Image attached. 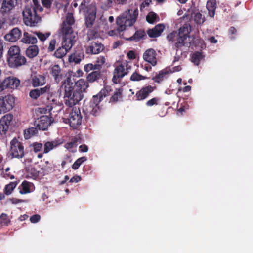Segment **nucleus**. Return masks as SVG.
Segmentation results:
<instances>
[{"instance_id": "f257e3e1", "label": "nucleus", "mask_w": 253, "mask_h": 253, "mask_svg": "<svg viewBox=\"0 0 253 253\" xmlns=\"http://www.w3.org/2000/svg\"><path fill=\"white\" fill-rule=\"evenodd\" d=\"M88 86V84L83 79L74 82L71 77H67L61 86L64 91L65 105L72 107L78 104L83 98V93Z\"/></svg>"}, {"instance_id": "f03ea898", "label": "nucleus", "mask_w": 253, "mask_h": 253, "mask_svg": "<svg viewBox=\"0 0 253 253\" xmlns=\"http://www.w3.org/2000/svg\"><path fill=\"white\" fill-rule=\"evenodd\" d=\"M190 32L187 25L185 24L179 29L178 32L173 31L168 34L167 39L173 48L177 51L183 46H190Z\"/></svg>"}, {"instance_id": "7ed1b4c3", "label": "nucleus", "mask_w": 253, "mask_h": 253, "mask_svg": "<svg viewBox=\"0 0 253 253\" xmlns=\"http://www.w3.org/2000/svg\"><path fill=\"white\" fill-rule=\"evenodd\" d=\"M138 15V10L128 9L116 19L117 27L109 32L110 36H118L127 26H131L135 22Z\"/></svg>"}, {"instance_id": "20e7f679", "label": "nucleus", "mask_w": 253, "mask_h": 253, "mask_svg": "<svg viewBox=\"0 0 253 253\" xmlns=\"http://www.w3.org/2000/svg\"><path fill=\"white\" fill-rule=\"evenodd\" d=\"M80 11L85 15V24L87 28L92 27L96 17L97 7L95 2L91 0H84L79 6Z\"/></svg>"}, {"instance_id": "39448f33", "label": "nucleus", "mask_w": 253, "mask_h": 253, "mask_svg": "<svg viewBox=\"0 0 253 253\" xmlns=\"http://www.w3.org/2000/svg\"><path fill=\"white\" fill-rule=\"evenodd\" d=\"M20 49L17 46H12L8 51L7 61L9 66L17 68L26 64L27 60L20 53Z\"/></svg>"}, {"instance_id": "423d86ee", "label": "nucleus", "mask_w": 253, "mask_h": 253, "mask_svg": "<svg viewBox=\"0 0 253 253\" xmlns=\"http://www.w3.org/2000/svg\"><path fill=\"white\" fill-rule=\"evenodd\" d=\"M35 7L32 5H27L24 8L22 14L25 24L30 27H35L41 20V17L38 15Z\"/></svg>"}, {"instance_id": "0eeeda50", "label": "nucleus", "mask_w": 253, "mask_h": 253, "mask_svg": "<svg viewBox=\"0 0 253 253\" xmlns=\"http://www.w3.org/2000/svg\"><path fill=\"white\" fill-rule=\"evenodd\" d=\"M9 154L12 158L21 159L25 155L24 147L23 143L18 139L14 137L10 141Z\"/></svg>"}, {"instance_id": "6e6552de", "label": "nucleus", "mask_w": 253, "mask_h": 253, "mask_svg": "<svg viewBox=\"0 0 253 253\" xmlns=\"http://www.w3.org/2000/svg\"><path fill=\"white\" fill-rule=\"evenodd\" d=\"M15 104V98L11 95L0 97V114L11 110Z\"/></svg>"}, {"instance_id": "1a4fd4ad", "label": "nucleus", "mask_w": 253, "mask_h": 253, "mask_svg": "<svg viewBox=\"0 0 253 253\" xmlns=\"http://www.w3.org/2000/svg\"><path fill=\"white\" fill-rule=\"evenodd\" d=\"M82 117L79 108H73L68 119L69 125L73 129H77L82 123Z\"/></svg>"}, {"instance_id": "9d476101", "label": "nucleus", "mask_w": 253, "mask_h": 253, "mask_svg": "<svg viewBox=\"0 0 253 253\" xmlns=\"http://www.w3.org/2000/svg\"><path fill=\"white\" fill-rule=\"evenodd\" d=\"M130 69V66L127 63H125L117 66L114 71L112 81L117 84L119 82V79L123 78L128 72V70Z\"/></svg>"}, {"instance_id": "9b49d317", "label": "nucleus", "mask_w": 253, "mask_h": 253, "mask_svg": "<svg viewBox=\"0 0 253 253\" xmlns=\"http://www.w3.org/2000/svg\"><path fill=\"white\" fill-rule=\"evenodd\" d=\"M13 116L11 114H7L4 115L0 120V134L1 136H6Z\"/></svg>"}, {"instance_id": "f8f14e48", "label": "nucleus", "mask_w": 253, "mask_h": 253, "mask_svg": "<svg viewBox=\"0 0 253 253\" xmlns=\"http://www.w3.org/2000/svg\"><path fill=\"white\" fill-rule=\"evenodd\" d=\"M52 123V117L43 115L37 119L34 122L35 126L39 130H45Z\"/></svg>"}, {"instance_id": "ddd939ff", "label": "nucleus", "mask_w": 253, "mask_h": 253, "mask_svg": "<svg viewBox=\"0 0 253 253\" xmlns=\"http://www.w3.org/2000/svg\"><path fill=\"white\" fill-rule=\"evenodd\" d=\"M111 89L110 86H106L101 89L96 95H93L92 99L90 101V106L99 105V103L103 99L110 95Z\"/></svg>"}, {"instance_id": "4468645a", "label": "nucleus", "mask_w": 253, "mask_h": 253, "mask_svg": "<svg viewBox=\"0 0 253 253\" xmlns=\"http://www.w3.org/2000/svg\"><path fill=\"white\" fill-rule=\"evenodd\" d=\"M48 70L50 76L54 79L55 83L58 84L62 80L64 75L62 73V70L59 65H51L49 67Z\"/></svg>"}, {"instance_id": "2eb2a0df", "label": "nucleus", "mask_w": 253, "mask_h": 253, "mask_svg": "<svg viewBox=\"0 0 253 253\" xmlns=\"http://www.w3.org/2000/svg\"><path fill=\"white\" fill-rule=\"evenodd\" d=\"M84 57V50L82 46H79L76 48L75 52L69 56V61L78 64Z\"/></svg>"}, {"instance_id": "dca6fc26", "label": "nucleus", "mask_w": 253, "mask_h": 253, "mask_svg": "<svg viewBox=\"0 0 253 253\" xmlns=\"http://www.w3.org/2000/svg\"><path fill=\"white\" fill-rule=\"evenodd\" d=\"M17 0H3L0 12L3 15L10 13L11 11L15 7Z\"/></svg>"}, {"instance_id": "f3484780", "label": "nucleus", "mask_w": 253, "mask_h": 253, "mask_svg": "<svg viewBox=\"0 0 253 253\" xmlns=\"http://www.w3.org/2000/svg\"><path fill=\"white\" fill-rule=\"evenodd\" d=\"M155 88V87H153L151 85L142 87L136 92L135 96L136 98V100L138 101L144 100L154 91Z\"/></svg>"}, {"instance_id": "a211bd4d", "label": "nucleus", "mask_w": 253, "mask_h": 253, "mask_svg": "<svg viewBox=\"0 0 253 253\" xmlns=\"http://www.w3.org/2000/svg\"><path fill=\"white\" fill-rule=\"evenodd\" d=\"M64 142V139L62 138H57L56 139L45 142L44 144V153H48L51 150L58 147Z\"/></svg>"}, {"instance_id": "6ab92c4d", "label": "nucleus", "mask_w": 253, "mask_h": 253, "mask_svg": "<svg viewBox=\"0 0 253 253\" xmlns=\"http://www.w3.org/2000/svg\"><path fill=\"white\" fill-rule=\"evenodd\" d=\"M157 53L154 49L150 48L146 50L143 54V59L154 66L157 64Z\"/></svg>"}, {"instance_id": "aec40b11", "label": "nucleus", "mask_w": 253, "mask_h": 253, "mask_svg": "<svg viewBox=\"0 0 253 253\" xmlns=\"http://www.w3.org/2000/svg\"><path fill=\"white\" fill-rule=\"evenodd\" d=\"M4 89L6 88L15 89L20 85V81L15 77H8L2 81Z\"/></svg>"}, {"instance_id": "412c9836", "label": "nucleus", "mask_w": 253, "mask_h": 253, "mask_svg": "<svg viewBox=\"0 0 253 253\" xmlns=\"http://www.w3.org/2000/svg\"><path fill=\"white\" fill-rule=\"evenodd\" d=\"M104 49V45L99 42H92L86 49V53L90 54H97L103 51Z\"/></svg>"}, {"instance_id": "4be33fe9", "label": "nucleus", "mask_w": 253, "mask_h": 253, "mask_svg": "<svg viewBox=\"0 0 253 253\" xmlns=\"http://www.w3.org/2000/svg\"><path fill=\"white\" fill-rule=\"evenodd\" d=\"M21 30L17 27L13 28L9 33L6 34L4 38L6 41L10 42H16L21 36Z\"/></svg>"}, {"instance_id": "5701e85b", "label": "nucleus", "mask_w": 253, "mask_h": 253, "mask_svg": "<svg viewBox=\"0 0 253 253\" xmlns=\"http://www.w3.org/2000/svg\"><path fill=\"white\" fill-rule=\"evenodd\" d=\"M31 83L34 87L42 86L46 83L45 77L41 74L32 75Z\"/></svg>"}, {"instance_id": "b1692460", "label": "nucleus", "mask_w": 253, "mask_h": 253, "mask_svg": "<svg viewBox=\"0 0 253 253\" xmlns=\"http://www.w3.org/2000/svg\"><path fill=\"white\" fill-rule=\"evenodd\" d=\"M47 107L49 111H51L54 108L60 104L59 101L57 100V97L55 96L53 92L51 91L50 94L46 96Z\"/></svg>"}, {"instance_id": "393cba45", "label": "nucleus", "mask_w": 253, "mask_h": 253, "mask_svg": "<svg viewBox=\"0 0 253 253\" xmlns=\"http://www.w3.org/2000/svg\"><path fill=\"white\" fill-rule=\"evenodd\" d=\"M164 28L165 26L163 24H158L154 28L148 29L147 33L150 38L158 37L161 35Z\"/></svg>"}, {"instance_id": "a878e982", "label": "nucleus", "mask_w": 253, "mask_h": 253, "mask_svg": "<svg viewBox=\"0 0 253 253\" xmlns=\"http://www.w3.org/2000/svg\"><path fill=\"white\" fill-rule=\"evenodd\" d=\"M169 73V69L168 68L164 69L159 71V73L152 78V80L155 83H161L164 79L167 78V76Z\"/></svg>"}, {"instance_id": "bb28decb", "label": "nucleus", "mask_w": 253, "mask_h": 253, "mask_svg": "<svg viewBox=\"0 0 253 253\" xmlns=\"http://www.w3.org/2000/svg\"><path fill=\"white\" fill-rule=\"evenodd\" d=\"M75 38L76 37H63L62 46L68 51L76 42Z\"/></svg>"}, {"instance_id": "cd10ccee", "label": "nucleus", "mask_w": 253, "mask_h": 253, "mask_svg": "<svg viewBox=\"0 0 253 253\" xmlns=\"http://www.w3.org/2000/svg\"><path fill=\"white\" fill-rule=\"evenodd\" d=\"M61 33L63 37H76L75 34L73 32V30L72 26L62 23V27L61 29Z\"/></svg>"}, {"instance_id": "c85d7f7f", "label": "nucleus", "mask_w": 253, "mask_h": 253, "mask_svg": "<svg viewBox=\"0 0 253 253\" xmlns=\"http://www.w3.org/2000/svg\"><path fill=\"white\" fill-rule=\"evenodd\" d=\"M146 37L147 36L145 31L144 30L140 29L137 30L133 36L126 39V40L130 41H133L137 42L141 39H145Z\"/></svg>"}, {"instance_id": "c756f323", "label": "nucleus", "mask_w": 253, "mask_h": 253, "mask_svg": "<svg viewBox=\"0 0 253 253\" xmlns=\"http://www.w3.org/2000/svg\"><path fill=\"white\" fill-rule=\"evenodd\" d=\"M21 41L24 43L34 44L37 42L38 40L36 37L25 32Z\"/></svg>"}, {"instance_id": "7c9ffc66", "label": "nucleus", "mask_w": 253, "mask_h": 253, "mask_svg": "<svg viewBox=\"0 0 253 253\" xmlns=\"http://www.w3.org/2000/svg\"><path fill=\"white\" fill-rule=\"evenodd\" d=\"M216 2L215 0H209L207 1L206 7L211 17H213L215 15Z\"/></svg>"}, {"instance_id": "2f4dec72", "label": "nucleus", "mask_w": 253, "mask_h": 253, "mask_svg": "<svg viewBox=\"0 0 253 253\" xmlns=\"http://www.w3.org/2000/svg\"><path fill=\"white\" fill-rule=\"evenodd\" d=\"M39 51V49L38 46L35 45H30L26 50V55L28 57L33 58L38 54Z\"/></svg>"}, {"instance_id": "473e14b6", "label": "nucleus", "mask_w": 253, "mask_h": 253, "mask_svg": "<svg viewBox=\"0 0 253 253\" xmlns=\"http://www.w3.org/2000/svg\"><path fill=\"white\" fill-rule=\"evenodd\" d=\"M101 74L100 71H93L88 74L86 77L87 83H93L101 78Z\"/></svg>"}, {"instance_id": "72a5a7b5", "label": "nucleus", "mask_w": 253, "mask_h": 253, "mask_svg": "<svg viewBox=\"0 0 253 253\" xmlns=\"http://www.w3.org/2000/svg\"><path fill=\"white\" fill-rule=\"evenodd\" d=\"M22 190L20 191L21 194H26L31 192V189L34 187V185L32 183L28 182L27 181H24L21 184Z\"/></svg>"}, {"instance_id": "f704fd0d", "label": "nucleus", "mask_w": 253, "mask_h": 253, "mask_svg": "<svg viewBox=\"0 0 253 253\" xmlns=\"http://www.w3.org/2000/svg\"><path fill=\"white\" fill-rule=\"evenodd\" d=\"M204 56L202 55L201 51H196L195 52L191 57V61L194 64L198 66L200 64V61L203 59Z\"/></svg>"}, {"instance_id": "c9c22d12", "label": "nucleus", "mask_w": 253, "mask_h": 253, "mask_svg": "<svg viewBox=\"0 0 253 253\" xmlns=\"http://www.w3.org/2000/svg\"><path fill=\"white\" fill-rule=\"evenodd\" d=\"M38 90V95L40 97L42 95H47L50 94V92L52 91L51 88V85L50 84H47L43 87H40L36 88Z\"/></svg>"}, {"instance_id": "e433bc0d", "label": "nucleus", "mask_w": 253, "mask_h": 253, "mask_svg": "<svg viewBox=\"0 0 253 253\" xmlns=\"http://www.w3.org/2000/svg\"><path fill=\"white\" fill-rule=\"evenodd\" d=\"M38 128L36 126L35 127H32L29 128L28 129H27L24 131V137L26 139H29L31 137L37 134L38 133Z\"/></svg>"}, {"instance_id": "4c0bfd02", "label": "nucleus", "mask_w": 253, "mask_h": 253, "mask_svg": "<svg viewBox=\"0 0 253 253\" xmlns=\"http://www.w3.org/2000/svg\"><path fill=\"white\" fill-rule=\"evenodd\" d=\"M67 52V49L61 46L56 49L53 55L57 58H62L66 55Z\"/></svg>"}, {"instance_id": "58836bf2", "label": "nucleus", "mask_w": 253, "mask_h": 253, "mask_svg": "<svg viewBox=\"0 0 253 253\" xmlns=\"http://www.w3.org/2000/svg\"><path fill=\"white\" fill-rule=\"evenodd\" d=\"M17 182L15 181L11 182L9 184L6 185L4 189V194L7 195H9L11 194L13 190L17 186Z\"/></svg>"}, {"instance_id": "ea45409f", "label": "nucleus", "mask_w": 253, "mask_h": 253, "mask_svg": "<svg viewBox=\"0 0 253 253\" xmlns=\"http://www.w3.org/2000/svg\"><path fill=\"white\" fill-rule=\"evenodd\" d=\"M122 98V91L120 89H116V91L112 95L110 98L109 102L110 103H116L117 102L119 98Z\"/></svg>"}, {"instance_id": "a19ab883", "label": "nucleus", "mask_w": 253, "mask_h": 253, "mask_svg": "<svg viewBox=\"0 0 253 253\" xmlns=\"http://www.w3.org/2000/svg\"><path fill=\"white\" fill-rule=\"evenodd\" d=\"M194 21L197 24H202L205 21V17L199 12H194L192 14Z\"/></svg>"}, {"instance_id": "79ce46f5", "label": "nucleus", "mask_w": 253, "mask_h": 253, "mask_svg": "<svg viewBox=\"0 0 253 253\" xmlns=\"http://www.w3.org/2000/svg\"><path fill=\"white\" fill-rule=\"evenodd\" d=\"M159 20V16L153 12H149L146 16L147 21L150 24H153L155 21Z\"/></svg>"}, {"instance_id": "37998d69", "label": "nucleus", "mask_w": 253, "mask_h": 253, "mask_svg": "<svg viewBox=\"0 0 253 253\" xmlns=\"http://www.w3.org/2000/svg\"><path fill=\"white\" fill-rule=\"evenodd\" d=\"M87 160L86 157H82L78 158L72 165V168L74 170H77L80 166L85 161Z\"/></svg>"}, {"instance_id": "c03bdc74", "label": "nucleus", "mask_w": 253, "mask_h": 253, "mask_svg": "<svg viewBox=\"0 0 253 253\" xmlns=\"http://www.w3.org/2000/svg\"><path fill=\"white\" fill-rule=\"evenodd\" d=\"M10 220L6 214L2 213L0 216V225L1 226H7L10 223Z\"/></svg>"}, {"instance_id": "a18cd8bd", "label": "nucleus", "mask_w": 253, "mask_h": 253, "mask_svg": "<svg viewBox=\"0 0 253 253\" xmlns=\"http://www.w3.org/2000/svg\"><path fill=\"white\" fill-rule=\"evenodd\" d=\"M34 33L37 36L39 39L42 42L45 41L50 35V33L49 32H47L45 34H43L39 31H35L34 32Z\"/></svg>"}, {"instance_id": "49530a36", "label": "nucleus", "mask_w": 253, "mask_h": 253, "mask_svg": "<svg viewBox=\"0 0 253 253\" xmlns=\"http://www.w3.org/2000/svg\"><path fill=\"white\" fill-rule=\"evenodd\" d=\"M79 140V138L77 137H74L71 140V141L69 142L66 143L64 145V147L69 150L70 149L72 148L75 145H76L77 143Z\"/></svg>"}, {"instance_id": "de8ad7c7", "label": "nucleus", "mask_w": 253, "mask_h": 253, "mask_svg": "<svg viewBox=\"0 0 253 253\" xmlns=\"http://www.w3.org/2000/svg\"><path fill=\"white\" fill-rule=\"evenodd\" d=\"M146 78L141 75L139 74L136 72L133 73L130 77V80L133 81H139L142 80H144Z\"/></svg>"}, {"instance_id": "09e8293b", "label": "nucleus", "mask_w": 253, "mask_h": 253, "mask_svg": "<svg viewBox=\"0 0 253 253\" xmlns=\"http://www.w3.org/2000/svg\"><path fill=\"white\" fill-rule=\"evenodd\" d=\"M90 107L92 108V110L90 112L91 114L95 116L99 115L101 110V107L99 105H93L90 106Z\"/></svg>"}, {"instance_id": "8fccbe9b", "label": "nucleus", "mask_w": 253, "mask_h": 253, "mask_svg": "<svg viewBox=\"0 0 253 253\" xmlns=\"http://www.w3.org/2000/svg\"><path fill=\"white\" fill-rule=\"evenodd\" d=\"M56 44V41L55 39H52L50 41L47 49L48 52H53L55 49Z\"/></svg>"}, {"instance_id": "3c124183", "label": "nucleus", "mask_w": 253, "mask_h": 253, "mask_svg": "<svg viewBox=\"0 0 253 253\" xmlns=\"http://www.w3.org/2000/svg\"><path fill=\"white\" fill-rule=\"evenodd\" d=\"M159 101V98L158 97H154L150 100H149L146 103V105L147 106H152L153 105H157L158 104V102Z\"/></svg>"}, {"instance_id": "603ef678", "label": "nucleus", "mask_w": 253, "mask_h": 253, "mask_svg": "<svg viewBox=\"0 0 253 253\" xmlns=\"http://www.w3.org/2000/svg\"><path fill=\"white\" fill-rule=\"evenodd\" d=\"M35 152H38L41 151L42 148V145L41 143L35 142L31 145Z\"/></svg>"}, {"instance_id": "864d4df0", "label": "nucleus", "mask_w": 253, "mask_h": 253, "mask_svg": "<svg viewBox=\"0 0 253 253\" xmlns=\"http://www.w3.org/2000/svg\"><path fill=\"white\" fill-rule=\"evenodd\" d=\"M29 96L34 100H37L40 96L37 89H32L29 92Z\"/></svg>"}, {"instance_id": "5fc2aeb1", "label": "nucleus", "mask_w": 253, "mask_h": 253, "mask_svg": "<svg viewBox=\"0 0 253 253\" xmlns=\"http://www.w3.org/2000/svg\"><path fill=\"white\" fill-rule=\"evenodd\" d=\"M75 23V20L73 16L68 15L66 17V19L65 21H64L63 23H65V24H68L71 26H72Z\"/></svg>"}, {"instance_id": "6e6d98bb", "label": "nucleus", "mask_w": 253, "mask_h": 253, "mask_svg": "<svg viewBox=\"0 0 253 253\" xmlns=\"http://www.w3.org/2000/svg\"><path fill=\"white\" fill-rule=\"evenodd\" d=\"M237 30L234 27H231L229 29V34L230 35L231 39H234L235 37L234 35H237Z\"/></svg>"}, {"instance_id": "4d7b16f0", "label": "nucleus", "mask_w": 253, "mask_h": 253, "mask_svg": "<svg viewBox=\"0 0 253 253\" xmlns=\"http://www.w3.org/2000/svg\"><path fill=\"white\" fill-rule=\"evenodd\" d=\"M41 219V216L39 214H35L30 217V220L32 223H36Z\"/></svg>"}, {"instance_id": "13d9d810", "label": "nucleus", "mask_w": 253, "mask_h": 253, "mask_svg": "<svg viewBox=\"0 0 253 253\" xmlns=\"http://www.w3.org/2000/svg\"><path fill=\"white\" fill-rule=\"evenodd\" d=\"M42 5L46 8L51 7L53 0H41Z\"/></svg>"}, {"instance_id": "bf43d9fd", "label": "nucleus", "mask_w": 253, "mask_h": 253, "mask_svg": "<svg viewBox=\"0 0 253 253\" xmlns=\"http://www.w3.org/2000/svg\"><path fill=\"white\" fill-rule=\"evenodd\" d=\"M34 5H32L33 7H35V9L42 12L43 11V8L39 4L38 0H33Z\"/></svg>"}, {"instance_id": "052dcab7", "label": "nucleus", "mask_w": 253, "mask_h": 253, "mask_svg": "<svg viewBox=\"0 0 253 253\" xmlns=\"http://www.w3.org/2000/svg\"><path fill=\"white\" fill-rule=\"evenodd\" d=\"M98 36V33L94 30H90L88 33V37L89 40L95 39Z\"/></svg>"}, {"instance_id": "680f3d73", "label": "nucleus", "mask_w": 253, "mask_h": 253, "mask_svg": "<svg viewBox=\"0 0 253 253\" xmlns=\"http://www.w3.org/2000/svg\"><path fill=\"white\" fill-rule=\"evenodd\" d=\"M84 70L87 73L93 70V64L89 63L85 65L84 66Z\"/></svg>"}, {"instance_id": "e2e57ef3", "label": "nucleus", "mask_w": 253, "mask_h": 253, "mask_svg": "<svg viewBox=\"0 0 253 253\" xmlns=\"http://www.w3.org/2000/svg\"><path fill=\"white\" fill-rule=\"evenodd\" d=\"M127 56L129 59H134L136 58L135 52L132 50L129 51L127 54Z\"/></svg>"}, {"instance_id": "0e129e2a", "label": "nucleus", "mask_w": 253, "mask_h": 253, "mask_svg": "<svg viewBox=\"0 0 253 253\" xmlns=\"http://www.w3.org/2000/svg\"><path fill=\"white\" fill-rule=\"evenodd\" d=\"M81 177L80 176L76 175L75 176H73L72 178H71L70 179V182L77 183V182H79L80 181H81Z\"/></svg>"}, {"instance_id": "69168bd1", "label": "nucleus", "mask_w": 253, "mask_h": 253, "mask_svg": "<svg viewBox=\"0 0 253 253\" xmlns=\"http://www.w3.org/2000/svg\"><path fill=\"white\" fill-rule=\"evenodd\" d=\"M105 62V59L104 58V57L103 56H100L99 57H98L97 60H96V63H97L98 64H99V65H101V66H102V65H103Z\"/></svg>"}, {"instance_id": "338daca9", "label": "nucleus", "mask_w": 253, "mask_h": 253, "mask_svg": "<svg viewBox=\"0 0 253 253\" xmlns=\"http://www.w3.org/2000/svg\"><path fill=\"white\" fill-rule=\"evenodd\" d=\"M88 150V147L85 144L81 145L79 147V151L81 152H86Z\"/></svg>"}, {"instance_id": "774afa93", "label": "nucleus", "mask_w": 253, "mask_h": 253, "mask_svg": "<svg viewBox=\"0 0 253 253\" xmlns=\"http://www.w3.org/2000/svg\"><path fill=\"white\" fill-rule=\"evenodd\" d=\"M11 201L12 202V203L13 204H18L19 203L24 202H25V200H22V199H18L17 198H13L11 199Z\"/></svg>"}]
</instances>
